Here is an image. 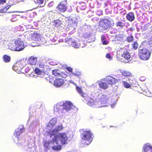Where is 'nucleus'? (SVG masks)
Instances as JSON below:
<instances>
[{
  "mask_svg": "<svg viewBox=\"0 0 152 152\" xmlns=\"http://www.w3.org/2000/svg\"><path fill=\"white\" fill-rule=\"evenodd\" d=\"M9 47L12 50L19 51L23 50L25 46L23 41L18 39L15 41V43L11 44Z\"/></svg>",
  "mask_w": 152,
  "mask_h": 152,
  "instance_id": "nucleus-3",
  "label": "nucleus"
},
{
  "mask_svg": "<svg viewBox=\"0 0 152 152\" xmlns=\"http://www.w3.org/2000/svg\"><path fill=\"white\" fill-rule=\"evenodd\" d=\"M63 109L65 110L66 111H68L72 109L73 105L72 104L70 101H66L63 104Z\"/></svg>",
  "mask_w": 152,
  "mask_h": 152,
  "instance_id": "nucleus-9",
  "label": "nucleus"
},
{
  "mask_svg": "<svg viewBox=\"0 0 152 152\" xmlns=\"http://www.w3.org/2000/svg\"><path fill=\"white\" fill-rule=\"evenodd\" d=\"M72 74L73 75L78 77H79L82 75L81 72L79 71H76L75 72Z\"/></svg>",
  "mask_w": 152,
  "mask_h": 152,
  "instance_id": "nucleus-34",
  "label": "nucleus"
},
{
  "mask_svg": "<svg viewBox=\"0 0 152 152\" xmlns=\"http://www.w3.org/2000/svg\"><path fill=\"white\" fill-rule=\"evenodd\" d=\"M102 44L103 45H106L108 44V41H105V40L102 41Z\"/></svg>",
  "mask_w": 152,
  "mask_h": 152,
  "instance_id": "nucleus-41",
  "label": "nucleus"
},
{
  "mask_svg": "<svg viewBox=\"0 0 152 152\" xmlns=\"http://www.w3.org/2000/svg\"><path fill=\"white\" fill-rule=\"evenodd\" d=\"M108 99L107 97L105 95H102L97 103V104L99 106L98 107H102L105 106Z\"/></svg>",
  "mask_w": 152,
  "mask_h": 152,
  "instance_id": "nucleus-7",
  "label": "nucleus"
},
{
  "mask_svg": "<svg viewBox=\"0 0 152 152\" xmlns=\"http://www.w3.org/2000/svg\"><path fill=\"white\" fill-rule=\"evenodd\" d=\"M126 40L129 43L132 42L134 40V37L132 35H131L126 37Z\"/></svg>",
  "mask_w": 152,
  "mask_h": 152,
  "instance_id": "nucleus-31",
  "label": "nucleus"
},
{
  "mask_svg": "<svg viewBox=\"0 0 152 152\" xmlns=\"http://www.w3.org/2000/svg\"><path fill=\"white\" fill-rule=\"evenodd\" d=\"M53 75L54 76L57 77H59L60 73V71L57 69L53 70L52 71Z\"/></svg>",
  "mask_w": 152,
  "mask_h": 152,
  "instance_id": "nucleus-27",
  "label": "nucleus"
},
{
  "mask_svg": "<svg viewBox=\"0 0 152 152\" xmlns=\"http://www.w3.org/2000/svg\"><path fill=\"white\" fill-rule=\"evenodd\" d=\"M125 37L126 36L124 34H117L115 36V41H119L122 42L124 40Z\"/></svg>",
  "mask_w": 152,
  "mask_h": 152,
  "instance_id": "nucleus-16",
  "label": "nucleus"
},
{
  "mask_svg": "<svg viewBox=\"0 0 152 152\" xmlns=\"http://www.w3.org/2000/svg\"><path fill=\"white\" fill-rule=\"evenodd\" d=\"M81 142L82 144L87 145L90 144L93 140L92 135L93 134L90 130L85 129L80 130Z\"/></svg>",
  "mask_w": 152,
  "mask_h": 152,
  "instance_id": "nucleus-2",
  "label": "nucleus"
},
{
  "mask_svg": "<svg viewBox=\"0 0 152 152\" xmlns=\"http://www.w3.org/2000/svg\"><path fill=\"white\" fill-rule=\"evenodd\" d=\"M151 54L148 50L143 48L139 50L138 55L141 59L146 60L149 58Z\"/></svg>",
  "mask_w": 152,
  "mask_h": 152,
  "instance_id": "nucleus-5",
  "label": "nucleus"
},
{
  "mask_svg": "<svg viewBox=\"0 0 152 152\" xmlns=\"http://www.w3.org/2000/svg\"><path fill=\"white\" fill-rule=\"evenodd\" d=\"M23 0H17V1L18 2H20Z\"/></svg>",
  "mask_w": 152,
  "mask_h": 152,
  "instance_id": "nucleus-47",
  "label": "nucleus"
},
{
  "mask_svg": "<svg viewBox=\"0 0 152 152\" xmlns=\"http://www.w3.org/2000/svg\"><path fill=\"white\" fill-rule=\"evenodd\" d=\"M128 80L131 85H133L134 84V82L135 81V79L134 76L132 74L128 77Z\"/></svg>",
  "mask_w": 152,
  "mask_h": 152,
  "instance_id": "nucleus-24",
  "label": "nucleus"
},
{
  "mask_svg": "<svg viewBox=\"0 0 152 152\" xmlns=\"http://www.w3.org/2000/svg\"><path fill=\"white\" fill-rule=\"evenodd\" d=\"M24 131V128L23 127L21 129H18L17 130H16L15 132L14 135L17 138L19 136L20 134L22 133Z\"/></svg>",
  "mask_w": 152,
  "mask_h": 152,
  "instance_id": "nucleus-18",
  "label": "nucleus"
},
{
  "mask_svg": "<svg viewBox=\"0 0 152 152\" xmlns=\"http://www.w3.org/2000/svg\"><path fill=\"white\" fill-rule=\"evenodd\" d=\"M63 128V127L62 125H61L57 126L54 129L52 130L51 131H49V133L50 135V137H51L52 135H55V133L61 130Z\"/></svg>",
  "mask_w": 152,
  "mask_h": 152,
  "instance_id": "nucleus-10",
  "label": "nucleus"
},
{
  "mask_svg": "<svg viewBox=\"0 0 152 152\" xmlns=\"http://www.w3.org/2000/svg\"><path fill=\"white\" fill-rule=\"evenodd\" d=\"M40 34L37 32H34L32 34L31 37L32 39L35 40H37L40 38Z\"/></svg>",
  "mask_w": 152,
  "mask_h": 152,
  "instance_id": "nucleus-23",
  "label": "nucleus"
},
{
  "mask_svg": "<svg viewBox=\"0 0 152 152\" xmlns=\"http://www.w3.org/2000/svg\"><path fill=\"white\" fill-rule=\"evenodd\" d=\"M23 66L22 65L21 63L18 62L16 63L13 66V68L15 70H17L18 71L21 70L23 68Z\"/></svg>",
  "mask_w": 152,
  "mask_h": 152,
  "instance_id": "nucleus-15",
  "label": "nucleus"
},
{
  "mask_svg": "<svg viewBox=\"0 0 152 152\" xmlns=\"http://www.w3.org/2000/svg\"><path fill=\"white\" fill-rule=\"evenodd\" d=\"M6 2V0H0V3L1 4H3Z\"/></svg>",
  "mask_w": 152,
  "mask_h": 152,
  "instance_id": "nucleus-44",
  "label": "nucleus"
},
{
  "mask_svg": "<svg viewBox=\"0 0 152 152\" xmlns=\"http://www.w3.org/2000/svg\"><path fill=\"white\" fill-rule=\"evenodd\" d=\"M76 88L79 93L84 98L86 97L87 96V94L85 93H83L81 88L79 87L78 86H77Z\"/></svg>",
  "mask_w": 152,
  "mask_h": 152,
  "instance_id": "nucleus-22",
  "label": "nucleus"
},
{
  "mask_svg": "<svg viewBox=\"0 0 152 152\" xmlns=\"http://www.w3.org/2000/svg\"><path fill=\"white\" fill-rule=\"evenodd\" d=\"M125 21L123 20V21H118L116 23V26L117 27H120L122 28H123L125 26L126 24L127 23L129 25L128 23H125Z\"/></svg>",
  "mask_w": 152,
  "mask_h": 152,
  "instance_id": "nucleus-21",
  "label": "nucleus"
},
{
  "mask_svg": "<svg viewBox=\"0 0 152 152\" xmlns=\"http://www.w3.org/2000/svg\"><path fill=\"white\" fill-rule=\"evenodd\" d=\"M55 26L56 27H58L61 26V23H60V21L59 20H56L55 21Z\"/></svg>",
  "mask_w": 152,
  "mask_h": 152,
  "instance_id": "nucleus-36",
  "label": "nucleus"
},
{
  "mask_svg": "<svg viewBox=\"0 0 152 152\" xmlns=\"http://www.w3.org/2000/svg\"><path fill=\"white\" fill-rule=\"evenodd\" d=\"M105 38L104 36L103 35H102L101 36V41H104L105 40Z\"/></svg>",
  "mask_w": 152,
  "mask_h": 152,
  "instance_id": "nucleus-42",
  "label": "nucleus"
},
{
  "mask_svg": "<svg viewBox=\"0 0 152 152\" xmlns=\"http://www.w3.org/2000/svg\"><path fill=\"white\" fill-rule=\"evenodd\" d=\"M34 72L35 73L38 75H44L45 73V70L37 67H36L34 69Z\"/></svg>",
  "mask_w": 152,
  "mask_h": 152,
  "instance_id": "nucleus-17",
  "label": "nucleus"
},
{
  "mask_svg": "<svg viewBox=\"0 0 152 152\" xmlns=\"http://www.w3.org/2000/svg\"><path fill=\"white\" fill-rule=\"evenodd\" d=\"M64 83V80L63 79L57 77L54 81L53 84L55 87L58 88L63 86Z\"/></svg>",
  "mask_w": 152,
  "mask_h": 152,
  "instance_id": "nucleus-8",
  "label": "nucleus"
},
{
  "mask_svg": "<svg viewBox=\"0 0 152 152\" xmlns=\"http://www.w3.org/2000/svg\"><path fill=\"white\" fill-rule=\"evenodd\" d=\"M65 24L68 28L73 27L77 25V22L72 19H68L66 21Z\"/></svg>",
  "mask_w": 152,
  "mask_h": 152,
  "instance_id": "nucleus-11",
  "label": "nucleus"
},
{
  "mask_svg": "<svg viewBox=\"0 0 152 152\" xmlns=\"http://www.w3.org/2000/svg\"><path fill=\"white\" fill-rule=\"evenodd\" d=\"M66 70L68 72L72 73V72L73 69L72 67L70 66H67L65 68Z\"/></svg>",
  "mask_w": 152,
  "mask_h": 152,
  "instance_id": "nucleus-38",
  "label": "nucleus"
},
{
  "mask_svg": "<svg viewBox=\"0 0 152 152\" xmlns=\"http://www.w3.org/2000/svg\"><path fill=\"white\" fill-rule=\"evenodd\" d=\"M122 74L125 76L129 77L132 74L130 72L123 70L121 72Z\"/></svg>",
  "mask_w": 152,
  "mask_h": 152,
  "instance_id": "nucleus-30",
  "label": "nucleus"
},
{
  "mask_svg": "<svg viewBox=\"0 0 152 152\" xmlns=\"http://www.w3.org/2000/svg\"><path fill=\"white\" fill-rule=\"evenodd\" d=\"M145 152H152V147L149 146H146L144 148Z\"/></svg>",
  "mask_w": 152,
  "mask_h": 152,
  "instance_id": "nucleus-28",
  "label": "nucleus"
},
{
  "mask_svg": "<svg viewBox=\"0 0 152 152\" xmlns=\"http://www.w3.org/2000/svg\"><path fill=\"white\" fill-rule=\"evenodd\" d=\"M122 56L127 60H130L131 58L130 53L127 51L124 52L122 55Z\"/></svg>",
  "mask_w": 152,
  "mask_h": 152,
  "instance_id": "nucleus-19",
  "label": "nucleus"
},
{
  "mask_svg": "<svg viewBox=\"0 0 152 152\" xmlns=\"http://www.w3.org/2000/svg\"><path fill=\"white\" fill-rule=\"evenodd\" d=\"M59 77L64 78H66L67 77V75L64 72H60Z\"/></svg>",
  "mask_w": 152,
  "mask_h": 152,
  "instance_id": "nucleus-35",
  "label": "nucleus"
},
{
  "mask_svg": "<svg viewBox=\"0 0 152 152\" xmlns=\"http://www.w3.org/2000/svg\"><path fill=\"white\" fill-rule=\"evenodd\" d=\"M35 2L39 4H42L44 2V0H35Z\"/></svg>",
  "mask_w": 152,
  "mask_h": 152,
  "instance_id": "nucleus-37",
  "label": "nucleus"
},
{
  "mask_svg": "<svg viewBox=\"0 0 152 152\" xmlns=\"http://www.w3.org/2000/svg\"><path fill=\"white\" fill-rule=\"evenodd\" d=\"M132 47L134 50H137L138 47V44L137 42L135 41L133 42L132 44Z\"/></svg>",
  "mask_w": 152,
  "mask_h": 152,
  "instance_id": "nucleus-29",
  "label": "nucleus"
},
{
  "mask_svg": "<svg viewBox=\"0 0 152 152\" xmlns=\"http://www.w3.org/2000/svg\"><path fill=\"white\" fill-rule=\"evenodd\" d=\"M122 82L124 87L126 88H129L130 87L131 85L129 84L127 82L124 81Z\"/></svg>",
  "mask_w": 152,
  "mask_h": 152,
  "instance_id": "nucleus-33",
  "label": "nucleus"
},
{
  "mask_svg": "<svg viewBox=\"0 0 152 152\" xmlns=\"http://www.w3.org/2000/svg\"><path fill=\"white\" fill-rule=\"evenodd\" d=\"M41 69H43L45 70V65L44 64V63L42 62H40L39 63V67Z\"/></svg>",
  "mask_w": 152,
  "mask_h": 152,
  "instance_id": "nucleus-32",
  "label": "nucleus"
},
{
  "mask_svg": "<svg viewBox=\"0 0 152 152\" xmlns=\"http://www.w3.org/2000/svg\"><path fill=\"white\" fill-rule=\"evenodd\" d=\"M111 20L107 18H104L101 20L99 22V26L102 28L103 30H105L110 28L114 24V22Z\"/></svg>",
  "mask_w": 152,
  "mask_h": 152,
  "instance_id": "nucleus-4",
  "label": "nucleus"
},
{
  "mask_svg": "<svg viewBox=\"0 0 152 152\" xmlns=\"http://www.w3.org/2000/svg\"><path fill=\"white\" fill-rule=\"evenodd\" d=\"M49 143L48 142H45L44 144V146L47 148H49L50 147L49 146Z\"/></svg>",
  "mask_w": 152,
  "mask_h": 152,
  "instance_id": "nucleus-40",
  "label": "nucleus"
},
{
  "mask_svg": "<svg viewBox=\"0 0 152 152\" xmlns=\"http://www.w3.org/2000/svg\"><path fill=\"white\" fill-rule=\"evenodd\" d=\"M127 19L130 21H132L134 20L135 17L134 13L130 12L128 13L126 16Z\"/></svg>",
  "mask_w": 152,
  "mask_h": 152,
  "instance_id": "nucleus-14",
  "label": "nucleus"
},
{
  "mask_svg": "<svg viewBox=\"0 0 152 152\" xmlns=\"http://www.w3.org/2000/svg\"><path fill=\"white\" fill-rule=\"evenodd\" d=\"M3 60L5 63H8L10 61L11 57L7 55H4L3 56Z\"/></svg>",
  "mask_w": 152,
  "mask_h": 152,
  "instance_id": "nucleus-26",
  "label": "nucleus"
},
{
  "mask_svg": "<svg viewBox=\"0 0 152 152\" xmlns=\"http://www.w3.org/2000/svg\"><path fill=\"white\" fill-rule=\"evenodd\" d=\"M149 44L151 46H152V37H151L150 40L149 41Z\"/></svg>",
  "mask_w": 152,
  "mask_h": 152,
  "instance_id": "nucleus-43",
  "label": "nucleus"
},
{
  "mask_svg": "<svg viewBox=\"0 0 152 152\" xmlns=\"http://www.w3.org/2000/svg\"><path fill=\"white\" fill-rule=\"evenodd\" d=\"M67 1H61L58 4L56 8L60 12H64L67 10Z\"/></svg>",
  "mask_w": 152,
  "mask_h": 152,
  "instance_id": "nucleus-6",
  "label": "nucleus"
},
{
  "mask_svg": "<svg viewBox=\"0 0 152 152\" xmlns=\"http://www.w3.org/2000/svg\"><path fill=\"white\" fill-rule=\"evenodd\" d=\"M28 61L30 64L34 65L36 64L37 61V57L31 56L29 58Z\"/></svg>",
  "mask_w": 152,
  "mask_h": 152,
  "instance_id": "nucleus-20",
  "label": "nucleus"
},
{
  "mask_svg": "<svg viewBox=\"0 0 152 152\" xmlns=\"http://www.w3.org/2000/svg\"><path fill=\"white\" fill-rule=\"evenodd\" d=\"M56 121L54 119H52L50 120L47 126V128L49 131H51L53 129V126L55 125Z\"/></svg>",
  "mask_w": 152,
  "mask_h": 152,
  "instance_id": "nucleus-12",
  "label": "nucleus"
},
{
  "mask_svg": "<svg viewBox=\"0 0 152 152\" xmlns=\"http://www.w3.org/2000/svg\"><path fill=\"white\" fill-rule=\"evenodd\" d=\"M116 81L117 80L116 79L110 76H108L106 78V82L108 84L112 85L115 83Z\"/></svg>",
  "mask_w": 152,
  "mask_h": 152,
  "instance_id": "nucleus-13",
  "label": "nucleus"
},
{
  "mask_svg": "<svg viewBox=\"0 0 152 152\" xmlns=\"http://www.w3.org/2000/svg\"><path fill=\"white\" fill-rule=\"evenodd\" d=\"M61 142L62 145L67 143L68 137L65 133H59L58 136L56 135L52 139V143L53 144L52 148L55 150L58 151L61 149V146L58 142V140Z\"/></svg>",
  "mask_w": 152,
  "mask_h": 152,
  "instance_id": "nucleus-1",
  "label": "nucleus"
},
{
  "mask_svg": "<svg viewBox=\"0 0 152 152\" xmlns=\"http://www.w3.org/2000/svg\"><path fill=\"white\" fill-rule=\"evenodd\" d=\"M106 57H107V58H110V55L109 54V53H107L106 55Z\"/></svg>",
  "mask_w": 152,
  "mask_h": 152,
  "instance_id": "nucleus-45",
  "label": "nucleus"
},
{
  "mask_svg": "<svg viewBox=\"0 0 152 152\" xmlns=\"http://www.w3.org/2000/svg\"><path fill=\"white\" fill-rule=\"evenodd\" d=\"M11 7L10 6V5H9V6H6L5 8L7 9H8L10 7Z\"/></svg>",
  "mask_w": 152,
  "mask_h": 152,
  "instance_id": "nucleus-46",
  "label": "nucleus"
},
{
  "mask_svg": "<svg viewBox=\"0 0 152 152\" xmlns=\"http://www.w3.org/2000/svg\"><path fill=\"white\" fill-rule=\"evenodd\" d=\"M72 46L74 47L75 48H78V43H77L76 42H73L72 43Z\"/></svg>",
  "mask_w": 152,
  "mask_h": 152,
  "instance_id": "nucleus-39",
  "label": "nucleus"
},
{
  "mask_svg": "<svg viewBox=\"0 0 152 152\" xmlns=\"http://www.w3.org/2000/svg\"><path fill=\"white\" fill-rule=\"evenodd\" d=\"M99 87L102 89H105L108 87V85L106 83L101 81L99 84Z\"/></svg>",
  "mask_w": 152,
  "mask_h": 152,
  "instance_id": "nucleus-25",
  "label": "nucleus"
}]
</instances>
